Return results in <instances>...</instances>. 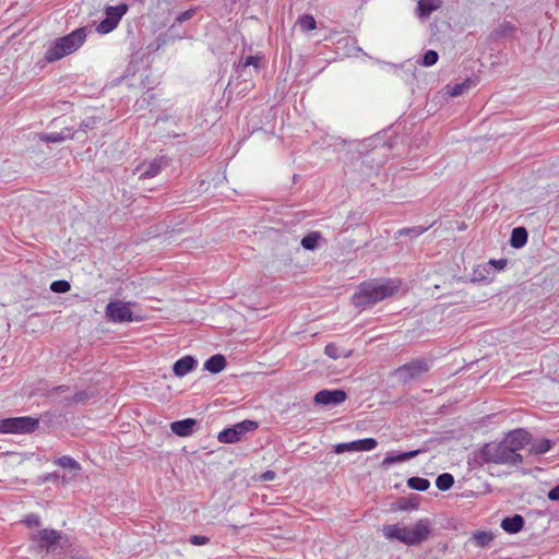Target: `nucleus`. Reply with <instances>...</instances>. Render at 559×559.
Wrapping results in <instances>:
<instances>
[{
  "mask_svg": "<svg viewBox=\"0 0 559 559\" xmlns=\"http://www.w3.org/2000/svg\"><path fill=\"white\" fill-rule=\"evenodd\" d=\"M134 302L116 300L106 306L105 314L108 321L115 323L131 322L134 320L131 306Z\"/></svg>",
  "mask_w": 559,
  "mask_h": 559,
  "instance_id": "obj_8",
  "label": "nucleus"
},
{
  "mask_svg": "<svg viewBox=\"0 0 559 559\" xmlns=\"http://www.w3.org/2000/svg\"><path fill=\"white\" fill-rule=\"evenodd\" d=\"M425 231V228L421 227H414V228H406L400 230L401 235H413V236H419Z\"/></svg>",
  "mask_w": 559,
  "mask_h": 559,
  "instance_id": "obj_37",
  "label": "nucleus"
},
{
  "mask_svg": "<svg viewBox=\"0 0 559 559\" xmlns=\"http://www.w3.org/2000/svg\"><path fill=\"white\" fill-rule=\"evenodd\" d=\"M419 453H420V450H414V451L400 453L399 454L400 461L404 462V461L411 460V459L417 456Z\"/></svg>",
  "mask_w": 559,
  "mask_h": 559,
  "instance_id": "obj_38",
  "label": "nucleus"
},
{
  "mask_svg": "<svg viewBox=\"0 0 559 559\" xmlns=\"http://www.w3.org/2000/svg\"><path fill=\"white\" fill-rule=\"evenodd\" d=\"M194 14H195V9H190V10H187V11L180 13L179 15H177V17L175 19V22L169 27V32L173 33L178 23H183L186 21L191 20L194 16Z\"/></svg>",
  "mask_w": 559,
  "mask_h": 559,
  "instance_id": "obj_29",
  "label": "nucleus"
},
{
  "mask_svg": "<svg viewBox=\"0 0 559 559\" xmlns=\"http://www.w3.org/2000/svg\"><path fill=\"white\" fill-rule=\"evenodd\" d=\"M382 531L388 539H397L405 545L416 546L428 539L431 522L429 519H420L412 527L390 524L384 525Z\"/></svg>",
  "mask_w": 559,
  "mask_h": 559,
  "instance_id": "obj_3",
  "label": "nucleus"
},
{
  "mask_svg": "<svg viewBox=\"0 0 559 559\" xmlns=\"http://www.w3.org/2000/svg\"><path fill=\"white\" fill-rule=\"evenodd\" d=\"M407 485L414 490L425 491L429 488L430 483L428 479L423 477H411L407 480Z\"/></svg>",
  "mask_w": 559,
  "mask_h": 559,
  "instance_id": "obj_26",
  "label": "nucleus"
},
{
  "mask_svg": "<svg viewBox=\"0 0 559 559\" xmlns=\"http://www.w3.org/2000/svg\"><path fill=\"white\" fill-rule=\"evenodd\" d=\"M399 286L400 282L393 280L364 282L353 296V304L358 308H367L395 294Z\"/></svg>",
  "mask_w": 559,
  "mask_h": 559,
  "instance_id": "obj_2",
  "label": "nucleus"
},
{
  "mask_svg": "<svg viewBox=\"0 0 559 559\" xmlns=\"http://www.w3.org/2000/svg\"><path fill=\"white\" fill-rule=\"evenodd\" d=\"M210 542V538L201 535H193L190 537V543L194 546L206 545Z\"/></svg>",
  "mask_w": 559,
  "mask_h": 559,
  "instance_id": "obj_35",
  "label": "nucleus"
},
{
  "mask_svg": "<svg viewBox=\"0 0 559 559\" xmlns=\"http://www.w3.org/2000/svg\"><path fill=\"white\" fill-rule=\"evenodd\" d=\"M197 366V360L192 356H185L178 359L173 367V371L177 377H185L191 372Z\"/></svg>",
  "mask_w": 559,
  "mask_h": 559,
  "instance_id": "obj_14",
  "label": "nucleus"
},
{
  "mask_svg": "<svg viewBox=\"0 0 559 559\" xmlns=\"http://www.w3.org/2000/svg\"><path fill=\"white\" fill-rule=\"evenodd\" d=\"M429 369L430 364L428 360L415 359L395 369L394 376L400 382L408 383L419 379L421 376L427 373Z\"/></svg>",
  "mask_w": 559,
  "mask_h": 559,
  "instance_id": "obj_5",
  "label": "nucleus"
},
{
  "mask_svg": "<svg viewBox=\"0 0 559 559\" xmlns=\"http://www.w3.org/2000/svg\"><path fill=\"white\" fill-rule=\"evenodd\" d=\"M515 31V26L511 24L510 22H503L498 25L497 28L492 32V36L495 38H502L511 36Z\"/></svg>",
  "mask_w": 559,
  "mask_h": 559,
  "instance_id": "obj_22",
  "label": "nucleus"
},
{
  "mask_svg": "<svg viewBox=\"0 0 559 559\" xmlns=\"http://www.w3.org/2000/svg\"><path fill=\"white\" fill-rule=\"evenodd\" d=\"M325 354L334 359H336L338 357L337 355V348L336 346H334L333 344H329L325 346V349H324Z\"/></svg>",
  "mask_w": 559,
  "mask_h": 559,
  "instance_id": "obj_40",
  "label": "nucleus"
},
{
  "mask_svg": "<svg viewBox=\"0 0 559 559\" xmlns=\"http://www.w3.org/2000/svg\"><path fill=\"white\" fill-rule=\"evenodd\" d=\"M73 135L74 134L71 132L70 129H64L60 132L41 133L39 134V139L47 143H59L68 139H72Z\"/></svg>",
  "mask_w": 559,
  "mask_h": 559,
  "instance_id": "obj_17",
  "label": "nucleus"
},
{
  "mask_svg": "<svg viewBox=\"0 0 559 559\" xmlns=\"http://www.w3.org/2000/svg\"><path fill=\"white\" fill-rule=\"evenodd\" d=\"M354 443H355V451L356 452L371 451L378 444L377 440L373 439V438H366V439L355 440Z\"/></svg>",
  "mask_w": 559,
  "mask_h": 559,
  "instance_id": "obj_25",
  "label": "nucleus"
},
{
  "mask_svg": "<svg viewBox=\"0 0 559 559\" xmlns=\"http://www.w3.org/2000/svg\"><path fill=\"white\" fill-rule=\"evenodd\" d=\"M24 522L27 526L38 527L40 525V519L36 514H28L25 516Z\"/></svg>",
  "mask_w": 559,
  "mask_h": 559,
  "instance_id": "obj_36",
  "label": "nucleus"
},
{
  "mask_svg": "<svg viewBox=\"0 0 559 559\" xmlns=\"http://www.w3.org/2000/svg\"><path fill=\"white\" fill-rule=\"evenodd\" d=\"M527 242V231L524 227L512 230L510 243L513 248H522Z\"/></svg>",
  "mask_w": 559,
  "mask_h": 559,
  "instance_id": "obj_20",
  "label": "nucleus"
},
{
  "mask_svg": "<svg viewBox=\"0 0 559 559\" xmlns=\"http://www.w3.org/2000/svg\"><path fill=\"white\" fill-rule=\"evenodd\" d=\"M347 399V394L343 390H321L319 391L313 401L318 405H340L345 402Z\"/></svg>",
  "mask_w": 559,
  "mask_h": 559,
  "instance_id": "obj_11",
  "label": "nucleus"
},
{
  "mask_svg": "<svg viewBox=\"0 0 559 559\" xmlns=\"http://www.w3.org/2000/svg\"><path fill=\"white\" fill-rule=\"evenodd\" d=\"M127 11L128 5L124 3L115 7H107L105 9L106 17L97 25V32L100 34H108L114 31Z\"/></svg>",
  "mask_w": 559,
  "mask_h": 559,
  "instance_id": "obj_9",
  "label": "nucleus"
},
{
  "mask_svg": "<svg viewBox=\"0 0 559 559\" xmlns=\"http://www.w3.org/2000/svg\"><path fill=\"white\" fill-rule=\"evenodd\" d=\"M493 534L489 531H476L471 540L478 547H488L493 540Z\"/></svg>",
  "mask_w": 559,
  "mask_h": 559,
  "instance_id": "obj_19",
  "label": "nucleus"
},
{
  "mask_svg": "<svg viewBox=\"0 0 559 559\" xmlns=\"http://www.w3.org/2000/svg\"><path fill=\"white\" fill-rule=\"evenodd\" d=\"M468 86H469L468 81H465L462 83L454 84L452 86L447 85L445 91H447V94H449L451 97H456V96L462 95L463 92L468 88Z\"/></svg>",
  "mask_w": 559,
  "mask_h": 559,
  "instance_id": "obj_28",
  "label": "nucleus"
},
{
  "mask_svg": "<svg viewBox=\"0 0 559 559\" xmlns=\"http://www.w3.org/2000/svg\"><path fill=\"white\" fill-rule=\"evenodd\" d=\"M261 477H262V479H263V480H267V481H269V480H273V479H275L276 474H275V472H273V471H266V472H264V473L262 474V476H261Z\"/></svg>",
  "mask_w": 559,
  "mask_h": 559,
  "instance_id": "obj_42",
  "label": "nucleus"
},
{
  "mask_svg": "<svg viewBox=\"0 0 559 559\" xmlns=\"http://www.w3.org/2000/svg\"><path fill=\"white\" fill-rule=\"evenodd\" d=\"M163 167L162 159H153L136 167L140 179H147L157 176Z\"/></svg>",
  "mask_w": 559,
  "mask_h": 559,
  "instance_id": "obj_12",
  "label": "nucleus"
},
{
  "mask_svg": "<svg viewBox=\"0 0 559 559\" xmlns=\"http://www.w3.org/2000/svg\"><path fill=\"white\" fill-rule=\"evenodd\" d=\"M531 443V435L524 429L509 432L501 441L490 442L481 449V457L485 462L519 466L523 462L519 453Z\"/></svg>",
  "mask_w": 559,
  "mask_h": 559,
  "instance_id": "obj_1",
  "label": "nucleus"
},
{
  "mask_svg": "<svg viewBox=\"0 0 559 559\" xmlns=\"http://www.w3.org/2000/svg\"><path fill=\"white\" fill-rule=\"evenodd\" d=\"M552 445V441L549 439L536 440L531 444L530 452L536 455L547 453Z\"/></svg>",
  "mask_w": 559,
  "mask_h": 559,
  "instance_id": "obj_21",
  "label": "nucleus"
},
{
  "mask_svg": "<svg viewBox=\"0 0 559 559\" xmlns=\"http://www.w3.org/2000/svg\"><path fill=\"white\" fill-rule=\"evenodd\" d=\"M55 464L67 469L79 471L81 469L80 463L69 455H63L55 461Z\"/></svg>",
  "mask_w": 559,
  "mask_h": 559,
  "instance_id": "obj_23",
  "label": "nucleus"
},
{
  "mask_svg": "<svg viewBox=\"0 0 559 559\" xmlns=\"http://www.w3.org/2000/svg\"><path fill=\"white\" fill-rule=\"evenodd\" d=\"M195 425V419L187 418L171 423L170 429L175 435L179 437H188L192 435Z\"/></svg>",
  "mask_w": 559,
  "mask_h": 559,
  "instance_id": "obj_13",
  "label": "nucleus"
},
{
  "mask_svg": "<svg viewBox=\"0 0 559 559\" xmlns=\"http://www.w3.org/2000/svg\"><path fill=\"white\" fill-rule=\"evenodd\" d=\"M548 499L559 501V485L549 490Z\"/></svg>",
  "mask_w": 559,
  "mask_h": 559,
  "instance_id": "obj_41",
  "label": "nucleus"
},
{
  "mask_svg": "<svg viewBox=\"0 0 559 559\" xmlns=\"http://www.w3.org/2000/svg\"><path fill=\"white\" fill-rule=\"evenodd\" d=\"M454 484V477L450 473H443L436 479V486L439 490H449Z\"/></svg>",
  "mask_w": 559,
  "mask_h": 559,
  "instance_id": "obj_24",
  "label": "nucleus"
},
{
  "mask_svg": "<svg viewBox=\"0 0 559 559\" xmlns=\"http://www.w3.org/2000/svg\"><path fill=\"white\" fill-rule=\"evenodd\" d=\"M334 452L336 454H341V453H344V452H356L355 451V443H354V441L346 442V443H338V444L334 445Z\"/></svg>",
  "mask_w": 559,
  "mask_h": 559,
  "instance_id": "obj_34",
  "label": "nucleus"
},
{
  "mask_svg": "<svg viewBox=\"0 0 559 559\" xmlns=\"http://www.w3.org/2000/svg\"><path fill=\"white\" fill-rule=\"evenodd\" d=\"M299 26L302 31L308 32L317 27V22L312 15H304L299 19Z\"/></svg>",
  "mask_w": 559,
  "mask_h": 559,
  "instance_id": "obj_31",
  "label": "nucleus"
},
{
  "mask_svg": "<svg viewBox=\"0 0 559 559\" xmlns=\"http://www.w3.org/2000/svg\"><path fill=\"white\" fill-rule=\"evenodd\" d=\"M86 40V28H76L70 34L52 40L45 52L47 62L58 61L76 51Z\"/></svg>",
  "mask_w": 559,
  "mask_h": 559,
  "instance_id": "obj_4",
  "label": "nucleus"
},
{
  "mask_svg": "<svg viewBox=\"0 0 559 559\" xmlns=\"http://www.w3.org/2000/svg\"><path fill=\"white\" fill-rule=\"evenodd\" d=\"M226 366V359L223 355L216 354L210 357L205 364L204 369L212 372V373H218L221 372Z\"/></svg>",
  "mask_w": 559,
  "mask_h": 559,
  "instance_id": "obj_18",
  "label": "nucleus"
},
{
  "mask_svg": "<svg viewBox=\"0 0 559 559\" xmlns=\"http://www.w3.org/2000/svg\"><path fill=\"white\" fill-rule=\"evenodd\" d=\"M38 420L33 417H12L0 420V433H28L38 427Z\"/></svg>",
  "mask_w": 559,
  "mask_h": 559,
  "instance_id": "obj_6",
  "label": "nucleus"
},
{
  "mask_svg": "<svg viewBox=\"0 0 559 559\" xmlns=\"http://www.w3.org/2000/svg\"><path fill=\"white\" fill-rule=\"evenodd\" d=\"M438 59H439V56H438L437 51L427 50L424 53L421 61L419 63L424 67H431L438 62Z\"/></svg>",
  "mask_w": 559,
  "mask_h": 559,
  "instance_id": "obj_30",
  "label": "nucleus"
},
{
  "mask_svg": "<svg viewBox=\"0 0 559 559\" xmlns=\"http://www.w3.org/2000/svg\"><path fill=\"white\" fill-rule=\"evenodd\" d=\"M261 57L258 56H249L245 59L243 62L239 63L238 68L241 70H246L248 67H253L254 71H258L260 68Z\"/></svg>",
  "mask_w": 559,
  "mask_h": 559,
  "instance_id": "obj_32",
  "label": "nucleus"
},
{
  "mask_svg": "<svg viewBox=\"0 0 559 559\" xmlns=\"http://www.w3.org/2000/svg\"><path fill=\"white\" fill-rule=\"evenodd\" d=\"M442 5V0H419L417 3V14L419 17H428L433 11Z\"/></svg>",
  "mask_w": 559,
  "mask_h": 559,
  "instance_id": "obj_16",
  "label": "nucleus"
},
{
  "mask_svg": "<svg viewBox=\"0 0 559 559\" xmlns=\"http://www.w3.org/2000/svg\"><path fill=\"white\" fill-rule=\"evenodd\" d=\"M71 288L69 282L64 280L55 281L50 285V289L55 293H67Z\"/></svg>",
  "mask_w": 559,
  "mask_h": 559,
  "instance_id": "obj_33",
  "label": "nucleus"
},
{
  "mask_svg": "<svg viewBox=\"0 0 559 559\" xmlns=\"http://www.w3.org/2000/svg\"><path fill=\"white\" fill-rule=\"evenodd\" d=\"M258 428V423L253 420H242L235 424L234 426L222 430L218 433V441L222 443H235L241 440V438L250 431H254Z\"/></svg>",
  "mask_w": 559,
  "mask_h": 559,
  "instance_id": "obj_7",
  "label": "nucleus"
},
{
  "mask_svg": "<svg viewBox=\"0 0 559 559\" xmlns=\"http://www.w3.org/2000/svg\"><path fill=\"white\" fill-rule=\"evenodd\" d=\"M524 526V519L520 514L506 518L501 522V528L509 534L519 533Z\"/></svg>",
  "mask_w": 559,
  "mask_h": 559,
  "instance_id": "obj_15",
  "label": "nucleus"
},
{
  "mask_svg": "<svg viewBox=\"0 0 559 559\" xmlns=\"http://www.w3.org/2000/svg\"><path fill=\"white\" fill-rule=\"evenodd\" d=\"M32 538L40 549L46 552H53L59 539L61 538V534L56 530L45 528L38 531Z\"/></svg>",
  "mask_w": 559,
  "mask_h": 559,
  "instance_id": "obj_10",
  "label": "nucleus"
},
{
  "mask_svg": "<svg viewBox=\"0 0 559 559\" xmlns=\"http://www.w3.org/2000/svg\"><path fill=\"white\" fill-rule=\"evenodd\" d=\"M400 456L399 454H389L383 460V465H392L394 463H400Z\"/></svg>",
  "mask_w": 559,
  "mask_h": 559,
  "instance_id": "obj_39",
  "label": "nucleus"
},
{
  "mask_svg": "<svg viewBox=\"0 0 559 559\" xmlns=\"http://www.w3.org/2000/svg\"><path fill=\"white\" fill-rule=\"evenodd\" d=\"M490 263L497 265L498 269H503L507 265V261L503 260V259H501V260H491Z\"/></svg>",
  "mask_w": 559,
  "mask_h": 559,
  "instance_id": "obj_43",
  "label": "nucleus"
},
{
  "mask_svg": "<svg viewBox=\"0 0 559 559\" xmlns=\"http://www.w3.org/2000/svg\"><path fill=\"white\" fill-rule=\"evenodd\" d=\"M319 239H320L319 233H316V231L310 233L301 239V246H302V248H305L307 250H313L317 248Z\"/></svg>",
  "mask_w": 559,
  "mask_h": 559,
  "instance_id": "obj_27",
  "label": "nucleus"
}]
</instances>
